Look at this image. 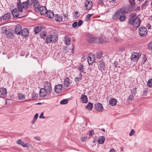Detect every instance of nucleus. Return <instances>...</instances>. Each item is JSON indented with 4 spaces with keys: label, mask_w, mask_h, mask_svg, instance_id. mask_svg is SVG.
<instances>
[{
    "label": "nucleus",
    "mask_w": 152,
    "mask_h": 152,
    "mask_svg": "<svg viewBox=\"0 0 152 152\" xmlns=\"http://www.w3.org/2000/svg\"><path fill=\"white\" fill-rule=\"evenodd\" d=\"M130 4L132 6H134L135 4V0H129Z\"/></svg>",
    "instance_id": "nucleus-47"
},
{
    "label": "nucleus",
    "mask_w": 152,
    "mask_h": 152,
    "mask_svg": "<svg viewBox=\"0 0 152 152\" xmlns=\"http://www.w3.org/2000/svg\"><path fill=\"white\" fill-rule=\"evenodd\" d=\"M101 39L100 37L96 38V37L91 35H89L87 38V41L90 43H102Z\"/></svg>",
    "instance_id": "nucleus-2"
},
{
    "label": "nucleus",
    "mask_w": 152,
    "mask_h": 152,
    "mask_svg": "<svg viewBox=\"0 0 152 152\" xmlns=\"http://www.w3.org/2000/svg\"><path fill=\"white\" fill-rule=\"evenodd\" d=\"M37 10H39L40 14L43 15H45L48 11L46 8L44 6H41Z\"/></svg>",
    "instance_id": "nucleus-12"
},
{
    "label": "nucleus",
    "mask_w": 152,
    "mask_h": 152,
    "mask_svg": "<svg viewBox=\"0 0 152 152\" xmlns=\"http://www.w3.org/2000/svg\"><path fill=\"white\" fill-rule=\"evenodd\" d=\"M136 15L135 13L131 14L128 22L130 25L137 28L140 26L141 21L139 17L136 16Z\"/></svg>",
    "instance_id": "nucleus-1"
},
{
    "label": "nucleus",
    "mask_w": 152,
    "mask_h": 152,
    "mask_svg": "<svg viewBox=\"0 0 152 152\" xmlns=\"http://www.w3.org/2000/svg\"><path fill=\"white\" fill-rule=\"evenodd\" d=\"M18 97L19 99L20 100H23L25 99V95L23 94L20 93L18 95Z\"/></svg>",
    "instance_id": "nucleus-36"
},
{
    "label": "nucleus",
    "mask_w": 152,
    "mask_h": 152,
    "mask_svg": "<svg viewBox=\"0 0 152 152\" xmlns=\"http://www.w3.org/2000/svg\"><path fill=\"white\" fill-rule=\"evenodd\" d=\"M43 27L42 26H37L34 27V31L35 34L39 33L42 29Z\"/></svg>",
    "instance_id": "nucleus-24"
},
{
    "label": "nucleus",
    "mask_w": 152,
    "mask_h": 152,
    "mask_svg": "<svg viewBox=\"0 0 152 152\" xmlns=\"http://www.w3.org/2000/svg\"><path fill=\"white\" fill-rule=\"evenodd\" d=\"M119 10L121 14L125 15L130 13L132 11V9L131 6H127L122 7Z\"/></svg>",
    "instance_id": "nucleus-3"
},
{
    "label": "nucleus",
    "mask_w": 152,
    "mask_h": 152,
    "mask_svg": "<svg viewBox=\"0 0 152 152\" xmlns=\"http://www.w3.org/2000/svg\"><path fill=\"white\" fill-rule=\"evenodd\" d=\"M137 88H133L132 90H131V94L135 96V94L137 93Z\"/></svg>",
    "instance_id": "nucleus-43"
},
{
    "label": "nucleus",
    "mask_w": 152,
    "mask_h": 152,
    "mask_svg": "<svg viewBox=\"0 0 152 152\" xmlns=\"http://www.w3.org/2000/svg\"><path fill=\"white\" fill-rule=\"evenodd\" d=\"M13 31L11 29H8L6 31V34L7 37H9L10 38H12L14 35L13 34Z\"/></svg>",
    "instance_id": "nucleus-23"
},
{
    "label": "nucleus",
    "mask_w": 152,
    "mask_h": 152,
    "mask_svg": "<svg viewBox=\"0 0 152 152\" xmlns=\"http://www.w3.org/2000/svg\"><path fill=\"white\" fill-rule=\"evenodd\" d=\"M138 32L140 36L145 37L148 33V31L145 27H140L138 30Z\"/></svg>",
    "instance_id": "nucleus-7"
},
{
    "label": "nucleus",
    "mask_w": 152,
    "mask_h": 152,
    "mask_svg": "<svg viewBox=\"0 0 152 152\" xmlns=\"http://www.w3.org/2000/svg\"><path fill=\"white\" fill-rule=\"evenodd\" d=\"M34 0H27L26 1L28 3H31V6L33 4V2Z\"/></svg>",
    "instance_id": "nucleus-59"
},
{
    "label": "nucleus",
    "mask_w": 152,
    "mask_h": 152,
    "mask_svg": "<svg viewBox=\"0 0 152 152\" xmlns=\"http://www.w3.org/2000/svg\"><path fill=\"white\" fill-rule=\"evenodd\" d=\"M48 93L47 91L44 88H42L40 89L39 92V95L42 97H45Z\"/></svg>",
    "instance_id": "nucleus-16"
},
{
    "label": "nucleus",
    "mask_w": 152,
    "mask_h": 152,
    "mask_svg": "<svg viewBox=\"0 0 152 152\" xmlns=\"http://www.w3.org/2000/svg\"><path fill=\"white\" fill-rule=\"evenodd\" d=\"M77 69L81 72H83L85 70L84 65L83 64H81L78 67Z\"/></svg>",
    "instance_id": "nucleus-33"
},
{
    "label": "nucleus",
    "mask_w": 152,
    "mask_h": 152,
    "mask_svg": "<svg viewBox=\"0 0 152 152\" xmlns=\"http://www.w3.org/2000/svg\"><path fill=\"white\" fill-rule=\"evenodd\" d=\"M148 1L146 0L145 2L142 5L141 7L142 9L145 8V7L148 5Z\"/></svg>",
    "instance_id": "nucleus-38"
},
{
    "label": "nucleus",
    "mask_w": 152,
    "mask_h": 152,
    "mask_svg": "<svg viewBox=\"0 0 152 152\" xmlns=\"http://www.w3.org/2000/svg\"><path fill=\"white\" fill-rule=\"evenodd\" d=\"M18 1V3L17 4V7H20V4L21 1V0H17Z\"/></svg>",
    "instance_id": "nucleus-54"
},
{
    "label": "nucleus",
    "mask_w": 152,
    "mask_h": 152,
    "mask_svg": "<svg viewBox=\"0 0 152 152\" xmlns=\"http://www.w3.org/2000/svg\"><path fill=\"white\" fill-rule=\"evenodd\" d=\"M134 130L133 129H132L129 134V135L130 136H132V135H133V134L134 133Z\"/></svg>",
    "instance_id": "nucleus-58"
},
{
    "label": "nucleus",
    "mask_w": 152,
    "mask_h": 152,
    "mask_svg": "<svg viewBox=\"0 0 152 152\" xmlns=\"http://www.w3.org/2000/svg\"><path fill=\"white\" fill-rule=\"evenodd\" d=\"M102 53H98L97 54V58H100L102 57Z\"/></svg>",
    "instance_id": "nucleus-55"
},
{
    "label": "nucleus",
    "mask_w": 152,
    "mask_h": 152,
    "mask_svg": "<svg viewBox=\"0 0 152 152\" xmlns=\"http://www.w3.org/2000/svg\"><path fill=\"white\" fill-rule=\"evenodd\" d=\"M117 0H110L109 2L110 3V4L112 5H114Z\"/></svg>",
    "instance_id": "nucleus-49"
},
{
    "label": "nucleus",
    "mask_w": 152,
    "mask_h": 152,
    "mask_svg": "<svg viewBox=\"0 0 152 152\" xmlns=\"http://www.w3.org/2000/svg\"><path fill=\"white\" fill-rule=\"evenodd\" d=\"M115 152V151L114 149L113 148H112L109 151V152Z\"/></svg>",
    "instance_id": "nucleus-64"
},
{
    "label": "nucleus",
    "mask_w": 152,
    "mask_h": 152,
    "mask_svg": "<svg viewBox=\"0 0 152 152\" xmlns=\"http://www.w3.org/2000/svg\"><path fill=\"white\" fill-rule=\"evenodd\" d=\"M45 89H46L49 94L52 91V87L51 85V83L50 82L46 81L45 82L44 84Z\"/></svg>",
    "instance_id": "nucleus-8"
},
{
    "label": "nucleus",
    "mask_w": 152,
    "mask_h": 152,
    "mask_svg": "<svg viewBox=\"0 0 152 152\" xmlns=\"http://www.w3.org/2000/svg\"><path fill=\"white\" fill-rule=\"evenodd\" d=\"M68 100L67 99H64L60 102V104H67L68 102Z\"/></svg>",
    "instance_id": "nucleus-42"
},
{
    "label": "nucleus",
    "mask_w": 152,
    "mask_h": 152,
    "mask_svg": "<svg viewBox=\"0 0 152 152\" xmlns=\"http://www.w3.org/2000/svg\"><path fill=\"white\" fill-rule=\"evenodd\" d=\"M7 94V89L3 88H0V96L1 97H4Z\"/></svg>",
    "instance_id": "nucleus-19"
},
{
    "label": "nucleus",
    "mask_w": 152,
    "mask_h": 152,
    "mask_svg": "<svg viewBox=\"0 0 152 152\" xmlns=\"http://www.w3.org/2000/svg\"><path fill=\"white\" fill-rule=\"evenodd\" d=\"M141 56L140 54H139L137 53L134 52L131 55V61H132V63L134 62V64L135 63L136 64L138 61L139 58Z\"/></svg>",
    "instance_id": "nucleus-6"
},
{
    "label": "nucleus",
    "mask_w": 152,
    "mask_h": 152,
    "mask_svg": "<svg viewBox=\"0 0 152 152\" xmlns=\"http://www.w3.org/2000/svg\"><path fill=\"white\" fill-rule=\"evenodd\" d=\"M79 80H77L76 79H75V81L77 84H78L79 83Z\"/></svg>",
    "instance_id": "nucleus-63"
},
{
    "label": "nucleus",
    "mask_w": 152,
    "mask_h": 152,
    "mask_svg": "<svg viewBox=\"0 0 152 152\" xmlns=\"http://www.w3.org/2000/svg\"><path fill=\"white\" fill-rule=\"evenodd\" d=\"M98 4L102 6L104 5V1L103 0H98Z\"/></svg>",
    "instance_id": "nucleus-46"
},
{
    "label": "nucleus",
    "mask_w": 152,
    "mask_h": 152,
    "mask_svg": "<svg viewBox=\"0 0 152 152\" xmlns=\"http://www.w3.org/2000/svg\"><path fill=\"white\" fill-rule=\"evenodd\" d=\"M64 39L65 44L67 45H69L70 43L71 38L68 36H66L64 37Z\"/></svg>",
    "instance_id": "nucleus-27"
},
{
    "label": "nucleus",
    "mask_w": 152,
    "mask_h": 152,
    "mask_svg": "<svg viewBox=\"0 0 152 152\" xmlns=\"http://www.w3.org/2000/svg\"><path fill=\"white\" fill-rule=\"evenodd\" d=\"M31 3H28V2H27V1L23 2L22 3L21 2L20 7H17L19 12H22L23 11V8L25 10H27L29 6H31Z\"/></svg>",
    "instance_id": "nucleus-5"
},
{
    "label": "nucleus",
    "mask_w": 152,
    "mask_h": 152,
    "mask_svg": "<svg viewBox=\"0 0 152 152\" xmlns=\"http://www.w3.org/2000/svg\"><path fill=\"white\" fill-rule=\"evenodd\" d=\"M94 132L93 130H91L89 132V135L90 136H92L94 134Z\"/></svg>",
    "instance_id": "nucleus-56"
},
{
    "label": "nucleus",
    "mask_w": 152,
    "mask_h": 152,
    "mask_svg": "<svg viewBox=\"0 0 152 152\" xmlns=\"http://www.w3.org/2000/svg\"><path fill=\"white\" fill-rule=\"evenodd\" d=\"M142 64H144L145 62L147 61V56L145 54H142Z\"/></svg>",
    "instance_id": "nucleus-34"
},
{
    "label": "nucleus",
    "mask_w": 152,
    "mask_h": 152,
    "mask_svg": "<svg viewBox=\"0 0 152 152\" xmlns=\"http://www.w3.org/2000/svg\"><path fill=\"white\" fill-rule=\"evenodd\" d=\"M147 86L150 88L152 87V79H150L148 81Z\"/></svg>",
    "instance_id": "nucleus-39"
},
{
    "label": "nucleus",
    "mask_w": 152,
    "mask_h": 152,
    "mask_svg": "<svg viewBox=\"0 0 152 152\" xmlns=\"http://www.w3.org/2000/svg\"><path fill=\"white\" fill-rule=\"evenodd\" d=\"M83 23V21L82 20H79L78 22V26L79 27L81 26L82 24Z\"/></svg>",
    "instance_id": "nucleus-52"
},
{
    "label": "nucleus",
    "mask_w": 152,
    "mask_h": 152,
    "mask_svg": "<svg viewBox=\"0 0 152 152\" xmlns=\"http://www.w3.org/2000/svg\"><path fill=\"white\" fill-rule=\"evenodd\" d=\"M17 143L18 144H19L20 145H22V144H23V142L20 139L18 140L17 141Z\"/></svg>",
    "instance_id": "nucleus-57"
},
{
    "label": "nucleus",
    "mask_w": 152,
    "mask_h": 152,
    "mask_svg": "<svg viewBox=\"0 0 152 152\" xmlns=\"http://www.w3.org/2000/svg\"><path fill=\"white\" fill-rule=\"evenodd\" d=\"M86 138H87V137H82L81 140L82 142H84V141H85L86 140Z\"/></svg>",
    "instance_id": "nucleus-61"
},
{
    "label": "nucleus",
    "mask_w": 152,
    "mask_h": 152,
    "mask_svg": "<svg viewBox=\"0 0 152 152\" xmlns=\"http://www.w3.org/2000/svg\"><path fill=\"white\" fill-rule=\"evenodd\" d=\"M92 15L93 14H88L87 15H86V20L87 21H90V18Z\"/></svg>",
    "instance_id": "nucleus-45"
},
{
    "label": "nucleus",
    "mask_w": 152,
    "mask_h": 152,
    "mask_svg": "<svg viewBox=\"0 0 152 152\" xmlns=\"http://www.w3.org/2000/svg\"><path fill=\"white\" fill-rule=\"evenodd\" d=\"M105 138L104 136L100 137L98 139V142L99 144H102L104 142Z\"/></svg>",
    "instance_id": "nucleus-30"
},
{
    "label": "nucleus",
    "mask_w": 152,
    "mask_h": 152,
    "mask_svg": "<svg viewBox=\"0 0 152 152\" xmlns=\"http://www.w3.org/2000/svg\"><path fill=\"white\" fill-rule=\"evenodd\" d=\"M55 20L58 22H61L63 20V16L59 14H55L54 16Z\"/></svg>",
    "instance_id": "nucleus-21"
},
{
    "label": "nucleus",
    "mask_w": 152,
    "mask_h": 152,
    "mask_svg": "<svg viewBox=\"0 0 152 152\" xmlns=\"http://www.w3.org/2000/svg\"><path fill=\"white\" fill-rule=\"evenodd\" d=\"M148 87L144 88V90L143 92V95L144 96H146L147 95V94L148 93Z\"/></svg>",
    "instance_id": "nucleus-44"
},
{
    "label": "nucleus",
    "mask_w": 152,
    "mask_h": 152,
    "mask_svg": "<svg viewBox=\"0 0 152 152\" xmlns=\"http://www.w3.org/2000/svg\"><path fill=\"white\" fill-rule=\"evenodd\" d=\"M119 20L121 21H123L125 20L126 18V16L125 15H123L120 14V15L119 16Z\"/></svg>",
    "instance_id": "nucleus-32"
},
{
    "label": "nucleus",
    "mask_w": 152,
    "mask_h": 152,
    "mask_svg": "<svg viewBox=\"0 0 152 152\" xmlns=\"http://www.w3.org/2000/svg\"><path fill=\"white\" fill-rule=\"evenodd\" d=\"M93 107V103L89 102L86 106V108L87 109L91 110Z\"/></svg>",
    "instance_id": "nucleus-35"
},
{
    "label": "nucleus",
    "mask_w": 152,
    "mask_h": 152,
    "mask_svg": "<svg viewBox=\"0 0 152 152\" xmlns=\"http://www.w3.org/2000/svg\"><path fill=\"white\" fill-rule=\"evenodd\" d=\"M120 14L121 13L120 12H119V11L118 10L117 11L115 12L114 14V15L112 17V18L113 20H118V16L120 15Z\"/></svg>",
    "instance_id": "nucleus-26"
},
{
    "label": "nucleus",
    "mask_w": 152,
    "mask_h": 152,
    "mask_svg": "<svg viewBox=\"0 0 152 152\" xmlns=\"http://www.w3.org/2000/svg\"><path fill=\"white\" fill-rule=\"evenodd\" d=\"M38 94H36L35 93H32L31 94L32 97L33 98H37L38 97Z\"/></svg>",
    "instance_id": "nucleus-48"
},
{
    "label": "nucleus",
    "mask_w": 152,
    "mask_h": 152,
    "mask_svg": "<svg viewBox=\"0 0 152 152\" xmlns=\"http://www.w3.org/2000/svg\"><path fill=\"white\" fill-rule=\"evenodd\" d=\"M20 34L23 38H26L28 36L29 34L28 29L26 28H24L22 30Z\"/></svg>",
    "instance_id": "nucleus-11"
},
{
    "label": "nucleus",
    "mask_w": 152,
    "mask_h": 152,
    "mask_svg": "<svg viewBox=\"0 0 152 152\" xmlns=\"http://www.w3.org/2000/svg\"><path fill=\"white\" fill-rule=\"evenodd\" d=\"M21 31V26L20 24H18L16 26L15 28V33L18 35H20V34Z\"/></svg>",
    "instance_id": "nucleus-13"
},
{
    "label": "nucleus",
    "mask_w": 152,
    "mask_h": 152,
    "mask_svg": "<svg viewBox=\"0 0 152 152\" xmlns=\"http://www.w3.org/2000/svg\"><path fill=\"white\" fill-rule=\"evenodd\" d=\"M12 14L14 18H17L20 16V13L17 8H15L12 11Z\"/></svg>",
    "instance_id": "nucleus-17"
},
{
    "label": "nucleus",
    "mask_w": 152,
    "mask_h": 152,
    "mask_svg": "<svg viewBox=\"0 0 152 152\" xmlns=\"http://www.w3.org/2000/svg\"><path fill=\"white\" fill-rule=\"evenodd\" d=\"M148 48L149 50H151L152 49V42H151L148 45Z\"/></svg>",
    "instance_id": "nucleus-53"
},
{
    "label": "nucleus",
    "mask_w": 152,
    "mask_h": 152,
    "mask_svg": "<svg viewBox=\"0 0 152 152\" xmlns=\"http://www.w3.org/2000/svg\"><path fill=\"white\" fill-rule=\"evenodd\" d=\"M134 95L131 94L129 97L127 98V101H129V100H133L134 99Z\"/></svg>",
    "instance_id": "nucleus-40"
},
{
    "label": "nucleus",
    "mask_w": 152,
    "mask_h": 152,
    "mask_svg": "<svg viewBox=\"0 0 152 152\" xmlns=\"http://www.w3.org/2000/svg\"><path fill=\"white\" fill-rule=\"evenodd\" d=\"M114 66L116 68L120 67L118 63L116 61H115L114 64Z\"/></svg>",
    "instance_id": "nucleus-51"
},
{
    "label": "nucleus",
    "mask_w": 152,
    "mask_h": 152,
    "mask_svg": "<svg viewBox=\"0 0 152 152\" xmlns=\"http://www.w3.org/2000/svg\"><path fill=\"white\" fill-rule=\"evenodd\" d=\"M33 8L35 11H37L41 6L39 1L38 0H34L33 3Z\"/></svg>",
    "instance_id": "nucleus-9"
},
{
    "label": "nucleus",
    "mask_w": 152,
    "mask_h": 152,
    "mask_svg": "<svg viewBox=\"0 0 152 152\" xmlns=\"http://www.w3.org/2000/svg\"><path fill=\"white\" fill-rule=\"evenodd\" d=\"M58 40V37L56 34H53L48 35L46 38V42L47 44L50 43L51 42H55Z\"/></svg>",
    "instance_id": "nucleus-4"
},
{
    "label": "nucleus",
    "mask_w": 152,
    "mask_h": 152,
    "mask_svg": "<svg viewBox=\"0 0 152 152\" xmlns=\"http://www.w3.org/2000/svg\"><path fill=\"white\" fill-rule=\"evenodd\" d=\"M86 9L87 10H90L92 6V2L91 1H87L85 3Z\"/></svg>",
    "instance_id": "nucleus-18"
},
{
    "label": "nucleus",
    "mask_w": 152,
    "mask_h": 152,
    "mask_svg": "<svg viewBox=\"0 0 152 152\" xmlns=\"http://www.w3.org/2000/svg\"><path fill=\"white\" fill-rule=\"evenodd\" d=\"M64 83V86L66 87H68L71 83V82L70 81V79L68 77L65 78Z\"/></svg>",
    "instance_id": "nucleus-20"
},
{
    "label": "nucleus",
    "mask_w": 152,
    "mask_h": 152,
    "mask_svg": "<svg viewBox=\"0 0 152 152\" xmlns=\"http://www.w3.org/2000/svg\"><path fill=\"white\" fill-rule=\"evenodd\" d=\"M46 32L43 31L40 34V37L42 39H45V37L46 36Z\"/></svg>",
    "instance_id": "nucleus-41"
},
{
    "label": "nucleus",
    "mask_w": 152,
    "mask_h": 152,
    "mask_svg": "<svg viewBox=\"0 0 152 152\" xmlns=\"http://www.w3.org/2000/svg\"><path fill=\"white\" fill-rule=\"evenodd\" d=\"M99 68L101 72H102L103 70H104V68L105 66V63L102 61H100L99 62Z\"/></svg>",
    "instance_id": "nucleus-22"
},
{
    "label": "nucleus",
    "mask_w": 152,
    "mask_h": 152,
    "mask_svg": "<svg viewBox=\"0 0 152 152\" xmlns=\"http://www.w3.org/2000/svg\"><path fill=\"white\" fill-rule=\"evenodd\" d=\"M74 18L75 19L78 18L80 16V14L78 13V11L74 12L73 13Z\"/></svg>",
    "instance_id": "nucleus-37"
},
{
    "label": "nucleus",
    "mask_w": 152,
    "mask_h": 152,
    "mask_svg": "<svg viewBox=\"0 0 152 152\" xmlns=\"http://www.w3.org/2000/svg\"><path fill=\"white\" fill-rule=\"evenodd\" d=\"M95 60L92 58L91 57L89 56L88 58V61L90 65H92L94 62Z\"/></svg>",
    "instance_id": "nucleus-31"
},
{
    "label": "nucleus",
    "mask_w": 152,
    "mask_h": 152,
    "mask_svg": "<svg viewBox=\"0 0 152 152\" xmlns=\"http://www.w3.org/2000/svg\"><path fill=\"white\" fill-rule=\"evenodd\" d=\"M39 114L38 113H36L34 115V118L37 119L38 117Z\"/></svg>",
    "instance_id": "nucleus-62"
},
{
    "label": "nucleus",
    "mask_w": 152,
    "mask_h": 152,
    "mask_svg": "<svg viewBox=\"0 0 152 152\" xmlns=\"http://www.w3.org/2000/svg\"><path fill=\"white\" fill-rule=\"evenodd\" d=\"M117 102V100L116 99L113 98L110 100L109 104L111 106H114L116 105Z\"/></svg>",
    "instance_id": "nucleus-28"
},
{
    "label": "nucleus",
    "mask_w": 152,
    "mask_h": 152,
    "mask_svg": "<svg viewBox=\"0 0 152 152\" xmlns=\"http://www.w3.org/2000/svg\"><path fill=\"white\" fill-rule=\"evenodd\" d=\"M11 14L10 12H8L2 15L1 17V20L3 21H5L7 20H8L11 18Z\"/></svg>",
    "instance_id": "nucleus-14"
},
{
    "label": "nucleus",
    "mask_w": 152,
    "mask_h": 152,
    "mask_svg": "<svg viewBox=\"0 0 152 152\" xmlns=\"http://www.w3.org/2000/svg\"><path fill=\"white\" fill-rule=\"evenodd\" d=\"M62 88L63 86L62 84H58L55 87V91L57 93H59L61 92Z\"/></svg>",
    "instance_id": "nucleus-15"
},
{
    "label": "nucleus",
    "mask_w": 152,
    "mask_h": 152,
    "mask_svg": "<svg viewBox=\"0 0 152 152\" xmlns=\"http://www.w3.org/2000/svg\"><path fill=\"white\" fill-rule=\"evenodd\" d=\"M95 109L99 112L103 110L104 108L102 104L99 103H97L94 104Z\"/></svg>",
    "instance_id": "nucleus-10"
},
{
    "label": "nucleus",
    "mask_w": 152,
    "mask_h": 152,
    "mask_svg": "<svg viewBox=\"0 0 152 152\" xmlns=\"http://www.w3.org/2000/svg\"><path fill=\"white\" fill-rule=\"evenodd\" d=\"M46 14L47 15V17L50 18H52L54 16L53 12V11H50V10L49 11H48Z\"/></svg>",
    "instance_id": "nucleus-29"
},
{
    "label": "nucleus",
    "mask_w": 152,
    "mask_h": 152,
    "mask_svg": "<svg viewBox=\"0 0 152 152\" xmlns=\"http://www.w3.org/2000/svg\"><path fill=\"white\" fill-rule=\"evenodd\" d=\"M39 118H44L45 117H44L43 113H42L39 116Z\"/></svg>",
    "instance_id": "nucleus-60"
},
{
    "label": "nucleus",
    "mask_w": 152,
    "mask_h": 152,
    "mask_svg": "<svg viewBox=\"0 0 152 152\" xmlns=\"http://www.w3.org/2000/svg\"><path fill=\"white\" fill-rule=\"evenodd\" d=\"M77 22L76 21L75 22L72 24V26L74 28H75L77 27Z\"/></svg>",
    "instance_id": "nucleus-50"
},
{
    "label": "nucleus",
    "mask_w": 152,
    "mask_h": 152,
    "mask_svg": "<svg viewBox=\"0 0 152 152\" xmlns=\"http://www.w3.org/2000/svg\"><path fill=\"white\" fill-rule=\"evenodd\" d=\"M80 100L83 103H86L88 102V98L85 94H82L80 97Z\"/></svg>",
    "instance_id": "nucleus-25"
}]
</instances>
